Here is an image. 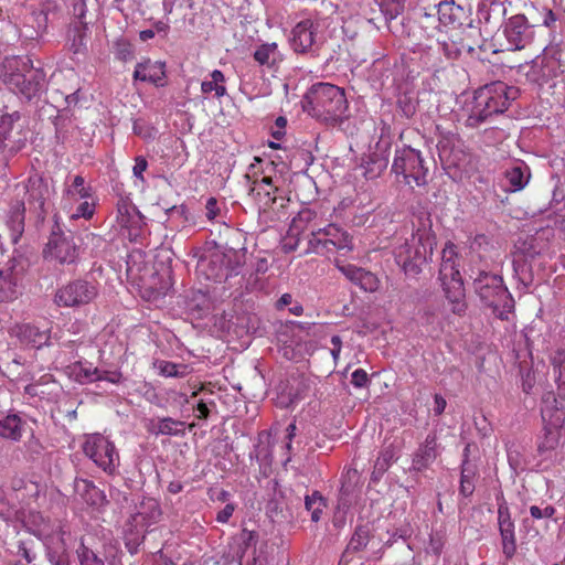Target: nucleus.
<instances>
[{
	"label": "nucleus",
	"mask_w": 565,
	"mask_h": 565,
	"mask_svg": "<svg viewBox=\"0 0 565 565\" xmlns=\"http://www.w3.org/2000/svg\"><path fill=\"white\" fill-rule=\"evenodd\" d=\"M505 180L508 182V190L516 192L522 190L530 180L531 172L527 166L523 162L516 163L504 172Z\"/></svg>",
	"instance_id": "obj_33"
},
{
	"label": "nucleus",
	"mask_w": 565,
	"mask_h": 565,
	"mask_svg": "<svg viewBox=\"0 0 565 565\" xmlns=\"http://www.w3.org/2000/svg\"><path fill=\"white\" fill-rule=\"evenodd\" d=\"M277 55V44L276 43H266L257 47L254 52V58L260 65H265L268 67H273L276 63Z\"/></svg>",
	"instance_id": "obj_45"
},
{
	"label": "nucleus",
	"mask_w": 565,
	"mask_h": 565,
	"mask_svg": "<svg viewBox=\"0 0 565 565\" xmlns=\"http://www.w3.org/2000/svg\"><path fill=\"white\" fill-rule=\"evenodd\" d=\"M249 458L256 460L259 465H268L271 462L273 449L270 444V434L263 430L258 434L257 444L250 451Z\"/></svg>",
	"instance_id": "obj_35"
},
{
	"label": "nucleus",
	"mask_w": 565,
	"mask_h": 565,
	"mask_svg": "<svg viewBox=\"0 0 565 565\" xmlns=\"http://www.w3.org/2000/svg\"><path fill=\"white\" fill-rule=\"evenodd\" d=\"M153 367L158 373L166 377H184L192 372L188 364L173 363L164 360H154Z\"/></svg>",
	"instance_id": "obj_38"
},
{
	"label": "nucleus",
	"mask_w": 565,
	"mask_h": 565,
	"mask_svg": "<svg viewBox=\"0 0 565 565\" xmlns=\"http://www.w3.org/2000/svg\"><path fill=\"white\" fill-rule=\"evenodd\" d=\"M438 21L445 28L451 30H462L469 36L479 33L476 21L470 17L469 9L456 4L455 1H441L437 6Z\"/></svg>",
	"instance_id": "obj_12"
},
{
	"label": "nucleus",
	"mask_w": 565,
	"mask_h": 565,
	"mask_svg": "<svg viewBox=\"0 0 565 565\" xmlns=\"http://www.w3.org/2000/svg\"><path fill=\"white\" fill-rule=\"evenodd\" d=\"M392 172L402 175L403 181L408 185L415 183L417 186H422L427 183L428 167L426 161L420 151L409 146L396 149Z\"/></svg>",
	"instance_id": "obj_9"
},
{
	"label": "nucleus",
	"mask_w": 565,
	"mask_h": 565,
	"mask_svg": "<svg viewBox=\"0 0 565 565\" xmlns=\"http://www.w3.org/2000/svg\"><path fill=\"white\" fill-rule=\"evenodd\" d=\"M134 134L145 139L153 137V128L147 126L141 120H135L132 126Z\"/></svg>",
	"instance_id": "obj_63"
},
{
	"label": "nucleus",
	"mask_w": 565,
	"mask_h": 565,
	"mask_svg": "<svg viewBox=\"0 0 565 565\" xmlns=\"http://www.w3.org/2000/svg\"><path fill=\"white\" fill-rule=\"evenodd\" d=\"M224 82H225L224 74L220 70H214L211 73V81L202 82L201 90L204 94L214 92V88H215L216 84L217 83H224Z\"/></svg>",
	"instance_id": "obj_59"
},
{
	"label": "nucleus",
	"mask_w": 565,
	"mask_h": 565,
	"mask_svg": "<svg viewBox=\"0 0 565 565\" xmlns=\"http://www.w3.org/2000/svg\"><path fill=\"white\" fill-rule=\"evenodd\" d=\"M503 34L508 41L509 50H523L533 42L535 25L531 24L524 14H514L505 21Z\"/></svg>",
	"instance_id": "obj_13"
},
{
	"label": "nucleus",
	"mask_w": 565,
	"mask_h": 565,
	"mask_svg": "<svg viewBox=\"0 0 565 565\" xmlns=\"http://www.w3.org/2000/svg\"><path fill=\"white\" fill-rule=\"evenodd\" d=\"M92 189L85 185V179L82 175H75L72 183L67 185L65 195L71 200L88 199Z\"/></svg>",
	"instance_id": "obj_46"
},
{
	"label": "nucleus",
	"mask_w": 565,
	"mask_h": 565,
	"mask_svg": "<svg viewBox=\"0 0 565 565\" xmlns=\"http://www.w3.org/2000/svg\"><path fill=\"white\" fill-rule=\"evenodd\" d=\"M72 124L71 117L68 116V113L63 110L58 111V114L53 119V125L55 128V138L57 142H65V140L68 137V128Z\"/></svg>",
	"instance_id": "obj_47"
},
{
	"label": "nucleus",
	"mask_w": 565,
	"mask_h": 565,
	"mask_svg": "<svg viewBox=\"0 0 565 565\" xmlns=\"http://www.w3.org/2000/svg\"><path fill=\"white\" fill-rule=\"evenodd\" d=\"M43 256L46 260L60 265H73L78 260V246L74 242L72 231L64 230L56 218L43 250Z\"/></svg>",
	"instance_id": "obj_10"
},
{
	"label": "nucleus",
	"mask_w": 565,
	"mask_h": 565,
	"mask_svg": "<svg viewBox=\"0 0 565 565\" xmlns=\"http://www.w3.org/2000/svg\"><path fill=\"white\" fill-rule=\"evenodd\" d=\"M323 234V230H318L317 232H311L310 238L308 241L309 249L308 252H313L317 254L327 253L323 247L324 238H321L320 235Z\"/></svg>",
	"instance_id": "obj_61"
},
{
	"label": "nucleus",
	"mask_w": 565,
	"mask_h": 565,
	"mask_svg": "<svg viewBox=\"0 0 565 565\" xmlns=\"http://www.w3.org/2000/svg\"><path fill=\"white\" fill-rule=\"evenodd\" d=\"M469 278L472 279V286L480 301L492 309L495 317L501 320H509V315L514 309V299L503 278L486 269L471 267Z\"/></svg>",
	"instance_id": "obj_5"
},
{
	"label": "nucleus",
	"mask_w": 565,
	"mask_h": 565,
	"mask_svg": "<svg viewBox=\"0 0 565 565\" xmlns=\"http://www.w3.org/2000/svg\"><path fill=\"white\" fill-rule=\"evenodd\" d=\"M391 149V141L381 137L376 143L375 151H373L363 162L364 177L366 179H376L387 168L388 151Z\"/></svg>",
	"instance_id": "obj_18"
},
{
	"label": "nucleus",
	"mask_w": 565,
	"mask_h": 565,
	"mask_svg": "<svg viewBox=\"0 0 565 565\" xmlns=\"http://www.w3.org/2000/svg\"><path fill=\"white\" fill-rule=\"evenodd\" d=\"M82 449L84 455L107 476L119 473V451L108 437L99 433L88 434L85 436Z\"/></svg>",
	"instance_id": "obj_7"
},
{
	"label": "nucleus",
	"mask_w": 565,
	"mask_h": 565,
	"mask_svg": "<svg viewBox=\"0 0 565 565\" xmlns=\"http://www.w3.org/2000/svg\"><path fill=\"white\" fill-rule=\"evenodd\" d=\"M548 358L558 386L565 390V355H550Z\"/></svg>",
	"instance_id": "obj_55"
},
{
	"label": "nucleus",
	"mask_w": 565,
	"mask_h": 565,
	"mask_svg": "<svg viewBox=\"0 0 565 565\" xmlns=\"http://www.w3.org/2000/svg\"><path fill=\"white\" fill-rule=\"evenodd\" d=\"M317 28L311 20H302L296 24L291 32V45L297 53H307L317 51L315 46V35Z\"/></svg>",
	"instance_id": "obj_20"
},
{
	"label": "nucleus",
	"mask_w": 565,
	"mask_h": 565,
	"mask_svg": "<svg viewBox=\"0 0 565 565\" xmlns=\"http://www.w3.org/2000/svg\"><path fill=\"white\" fill-rule=\"evenodd\" d=\"M164 66L166 64L160 61L152 62L151 60H146L140 62L135 67L134 79L149 82L156 86H163L166 77Z\"/></svg>",
	"instance_id": "obj_25"
},
{
	"label": "nucleus",
	"mask_w": 565,
	"mask_h": 565,
	"mask_svg": "<svg viewBox=\"0 0 565 565\" xmlns=\"http://www.w3.org/2000/svg\"><path fill=\"white\" fill-rule=\"evenodd\" d=\"M184 423L181 420L173 419L171 417L159 418L153 424L152 431L157 435L178 436L183 434Z\"/></svg>",
	"instance_id": "obj_41"
},
{
	"label": "nucleus",
	"mask_w": 565,
	"mask_h": 565,
	"mask_svg": "<svg viewBox=\"0 0 565 565\" xmlns=\"http://www.w3.org/2000/svg\"><path fill=\"white\" fill-rule=\"evenodd\" d=\"M185 309L192 319H202L211 312L212 303L206 294L196 291L186 300Z\"/></svg>",
	"instance_id": "obj_34"
},
{
	"label": "nucleus",
	"mask_w": 565,
	"mask_h": 565,
	"mask_svg": "<svg viewBox=\"0 0 565 565\" xmlns=\"http://www.w3.org/2000/svg\"><path fill=\"white\" fill-rule=\"evenodd\" d=\"M477 476L476 466L469 460H462L460 473L459 492L463 497H470L475 491V478Z\"/></svg>",
	"instance_id": "obj_39"
},
{
	"label": "nucleus",
	"mask_w": 565,
	"mask_h": 565,
	"mask_svg": "<svg viewBox=\"0 0 565 565\" xmlns=\"http://www.w3.org/2000/svg\"><path fill=\"white\" fill-rule=\"evenodd\" d=\"M309 391V384L302 377H294L281 387L278 399L281 407H290L302 401Z\"/></svg>",
	"instance_id": "obj_27"
},
{
	"label": "nucleus",
	"mask_w": 565,
	"mask_h": 565,
	"mask_svg": "<svg viewBox=\"0 0 565 565\" xmlns=\"http://www.w3.org/2000/svg\"><path fill=\"white\" fill-rule=\"evenodd\" d=\"M162 401L164 402V406H170L177 409L183 408L189 403L186 393L172 388L163 392ZM160 406H163V404H160Z\"/></svg>",
	"instance_id": "obj_49"
},
{
	"label": "nucleus",
	"mask_w": 565,
	"mask_h": 565,
	"mask_svg": "<svg viewBox=\"0 0 565 565\" xmlns=\"http://www.w3.org/2000/svg\"><path fill=\"white\" fill-rule=\"evenodd\" d=\"M550 210L557 216L555 224L565 227V193L563 191H554L553 199L550 203Z\"/></svg>",
	"instance_id": "obj_48"
},
{
	"label": "nucleus",
	"mask_w": 565,
	"mask_h": 565,
	"mask_svg": "<svg viewBox=\"0 0 565 565\" xmlns=\"http://www.w3.org/2000/svg\"><path fill=\"white\" fill-rule=\"evenodd\" d=\"M561 433L557 429L551 427L543 428V435L537 438V454L544 459H552L555 450L558 447Z\"/></svg>",
	"instance_id": "obj_32"
},
{
	"label": "nucleus",
	"mask_w": 565,
	"mask_h": 565,
	"mask_svg": "<svg viewBox=\"0 0 565 565\" xmlns=\"http://www.w3.org/2000/svg\"><path fill=\"white\" fill-rule=\"evenodd\" d=\"M541 414L545 424L544 427L559 430V428L565 426V407L556 398L548 396L544 401Z\"/></svg>",
	"instance_id": "obj_29"
},
{
	"label": "nucleus",
	"mask_w": 565,
	"mask_h": 565,
	"mask_svg": "<svg viewBox=\"0 0 565 565\" xmlns=\"http://www.w3.org/2000/svg\"><path fill=\"white\" fill-rule=\"evenodd\" d=\"M498 524L502 541V552L510 559L516 552V540L514 522L511 519L509 507L504 500L498 504Z\"/></svg>",
	"instance_id": "obj_17"
},
{
	"label": "nucleus",
	"mask_w": 565,
	"mask_h": 565,
	"mask_svg": "<svg viewBox=\"0 0 565 565\" xmlns=\"http://www.w3.org/2000/svg\"><path fill=\"white\" fill-rule=\"evenodd\" d=\"M24 131L0 134V156L7 162L25 147Z\"/></svg>",
	"instance_id": "obj_31"
},
{
	"label": "nucleus",
	"mask_w": 565,
	"mask_h": 565,
	"mask_svg": "<svg viewBox=\"0 0 565 565\" xmlns=\"http://www.w3.org/2000/svg\"><path fill=\"white\" fill-rule=\"evenodd\" d=\"M323 234L326 236L323 242L326 252H330L332 249L350 252L353 249L351 236L339 227L329 225L323 228Z\"/></svg>",
	"instance_id": "obj_30"
},
{
	"label": "nucleus",
	"mask_w": 565,
	"mask_h": 565,
	"mask_svg": "<svg viewBox=\"0 0 565 565\" xmlns=\"http://www.w3.org/2000/svg\"><path fill=\"white\" fill-rule=\"evenodd\" d=\"M72 12L74 18L77 19L81 25L85 29L87 25V23L85 22V17L87 12L86 0H75L73 3Z\"/></svg>",
	"instance_id": "obj_62"
},
{
	"label": "nucleus",
	"mask_w": 565,
	"mask_h": 565,
	"mask_svg": "<svg viewBox=\"0 0 565 565\" xmlns=\"http://www.w3.org/2000/svg\"><path fill=\"white\" fill-rule=\"evenodd\" d=\"M370 533L369 525L356 526L347 545L345 553H356L364 550L370 541Z\"/></svg>",
	"instance_id": "obj_42"
},
{
	"label": "nucleus",
	"mask_w": 565,
	"mask_h": 565,
	"mask_svg": "<svg viewBox=\"0 0 565 565\" xmlns=\"http://www.w3.org/2000/svg\"><path fill=\"white\" fill-rule=\"evenodd\" d=\"M519 97V88L503 82H492L475 92L473 106L466 119V126L477 128L491 116L504 113L511 102Z\"/></svg>",
	"instance_id": "obj_4"
},
{
	"label": "nucleus",
	"mask_w": 565,
	"mask_h": 565,
	"mask_svg": "<svg viewBox=\"0 0 565 565\" xmlns=\"http://www.w3.org/2000/svg\"><path fill=\"white\" fill-rule=\"evenodd\" d=\"M74 491L87 504L96 509L105 507L108 502L105 492L88 479L76 478L74 480Z\"/></svg>",
	"instance_id": "obj_24"
},
{
	"label": "nucleus",
	"mask_w": 565,
	"mask_h": 565,
	"mask_svg": "<svg viewBox=\"0 0 565 565\" xmlns=\"http://www.w3.org/2000/svg\"><path fill=\"white\" fill-rule=\"evenodd\" d=\"M211 264H221L217 271L212 273L213 280H226L228 277L237 275L245 264V248L239 250L228 248L224 252H215L211 255Z\"/></svg>",
	"instance_id": "obj_15"
},
{
	"label": "nucleus",
	"mask_w": 565,
	"mask_h": 565,
	"mask_svg": "<svg viewBox=\"0 0 565 565\" xmlns=\"http://www.w3.org/2000/svg\"><path fill=\"white\" fill-rule=\"evenodd\" d=\"M14 332L23 350H40L43 345H49L50 335L34 326L21 324Z\"/></svg>",
	"instance_id": "obj_23"
},
{
	"label": "nucleus",
	"mask_w": 565,
	"mask_h": 565,
	"mask_svg": "<svg viewBox=\"0 0 565 565\" xmlns=\"http://www.w3.org/2000/svg\"><path fill=\"white\" fill-rule=\"evenodd\" d=\"M326 507L327 501L319 491L315 490L305 495V509L310 512L312 522L317 523L321 520Z\"/></svg>",
	"instance_id": "obj_40"
},
{
	"label": "nucleus",
	"mask_w": 565,
	"mask_h": 565,
	"mask_svg": "<svg viewBox=\"0 0 565 565\" xmlns=\"http://www.w3.org/2000/svg\"><path fill=\"white\" fill-rule=\"evenodd\" d=\"M438 142L436 145L438 156L443 162L449 166L459 167L461 161V150L458 149L460 139L457 134L445 130L441 126H436Z\"/></svg>",
	"instance_id": "obj_16"
},
{
	"label": "nucleus",
	"mask_w": 565,
	"mask_h": 565,
	"mask_svg": "<svg viewBox=\"0 0 565 565\" xmlns=\"http://www.w3.org/2000/svg\"><path fill=\"white\" fill-rule=\"evenodd\" d=\"M397 108L402 116L411 119L417 111V100L408 94H403L397 98Z\"/></svg>",
	"instance_id": "obj_54"
},
{
	"label": "nucleus",
	"mask_w": 565,
	"mask_h": 565,
	"mask_svg": "<svg viewBox=\"0 0 565 565\" xmlns=\"http://www.w3.org/2000/svg\"><path fill=\"white\" fill-rule=\"evenodd\" d=\"M76 380L81 383H92L102 379L99 370L92 365L78 363L74 367Z\"/></svg>",
	"instance_id": "obj_50"
},
{
	"label": "nucleus",
	"mask_w": 565,
	"mask_h": 565,
	"mask_svg": "<svg viewBox=\"0 0 565 565\" xmlns=\"http://www.w3.org/2000/svg\"><path fill=\"white\" fill-rule=\"evenodd\" d=\"M23 422L17 414H8L0 418V436L18 441L22 437Z\"/></svg>",
	"instance_id": "obj_36"
},
{
	"label": "nucleus",
	"mask_w": 565,
	"mask_h": 565,
	"mask_svg": "<svg viewBox=\"0 0 565 565\" xmlns=\"http://www.w3.org/2000/svg\"><path fill=\"white\" fill-rule=\"evenodd\" d=\"M302 108L311 117L335 126L348 118V99L344 90L329 83L312 85L302 99Z\"/></svg>",
	"instance_id": "obj_3"
},
{
	"label": "nucleus",
	"mask_w": 565,
	"mask_h": 565,
	"mask_svg": "<svg viewBox=\"0 0 565 565\" xmlns=\"http://www.w3.org/2000/svg\"><path fill=\"white\" fill-rule=\"evenodd\" d=\"M95 205L92 202L83 201L78 204L75 212L71 215L72 220H77L79 217L90 218L94 215Z\"/></svg>",
	"instance_id": "obj_60"
},
{
	"label": "nucleus",
	"mask_w": 565,
	"mask_h": 565,
	"mask_svg": "<svg viewBox=\"0 0 565 565\" xmlns=\"http://www.w3.org/2000/svg\"><path fill=\"white\" fill-rule=\"evenodd\" d=\"M337 268L354 285L364 291H374L377 289L379 280L374 274L352 264H341L335 262Z\"/></svg>",
	"instance_id": "obj_22"
},
{
	"label": "nucleus",
	"mask_w": 565,
	"mask_h": 565,
	"mask_svg": "<svg viewBox=\"0 0 565 565\" xmlns=\"http://www.w3.org/2000/svg\"><path fill=\"white\" fill-rule=\"evenodd\" d=\"M556 509L547 504L544 508L537 505L530 507V514L533 520L551 519L554 516Z\"/></svg>",
	"instance_id": "obj_57"
},
{
	"label": "nucleus",
	"mask_w": 565,
	"mask_h": 565,
	"mask_svg": "<svg viewBox=\"0 0 565 565\" xmlns=\"http://www.w3.org/2000/svg\"><path fill=\"white\" fill-rule=\"evenodd\" d=\"M550 370V365L546 363H543L542 370H536L531 372V370H525L521 372L522 375V390L525 394H531L534 385L537 382H541L545 379L547 372Z\"/></svg>",
	"instance_id": "obj_44"
},
{
	"label": "nucleus",
	"mask_w": 565,
	"mask_h": 565,
	"mask_svg": "<svg viewBox=\"0 0 565 565\" xmlns=\"http://www.w3.org/2000/svg\"><path fill=\"white\" fill-rule=\"evenodd\" d=\"M30 266L26 256L14 250L13 256L0 269V288L7 289V299L15 298L17 287Z\"/></svg>",
	"instance_id": "obj_14"
},
{
	"label": "nucleus",
	"mask_w": 565,
	"mask_h": 565,
	"mask_svg": "<svg viewBox=\"0 0 565 565\" xmlns=\"http://www.w3.org/2000/svg\"><path fill=\"white\" fill-rule=\"evenodd\" d=\"M397 459V449L391 444L385 446L374 462L372 479H380Z\"/></svg>",
	"instance_id": "obj_37"
},
{
	"label": "nucleus",
	"mask_w": 565,
	"mask_h": 565,
	"mask_svg": "<svg viewBox=\"0 0 565 565\" xmlns=\"http://www.w3.org/2000/svg\"><path fill=\"white\" fill-rule=\"evenodd\" d=\"M118 222L122 227L129 228L130 231H135V235H137L138 231L141 230L145 224L143 216L140 214V220H135L132 217V212L125 216H118Z\"/></svg>",
	"instance_id": "obj_56"
},
{
	"label": "nucleus",
	"mask_w": 565,
	"mask_h": 565,
	"mask_svg": "<svg viewBox=\"0 0 565 565\" xmlns=\"http://www.w3.org/2000/svg\"><path fill=\"white\" fill-rule=\"evenodd\" d=\"M507 13L503 0H480L477 8L476 24L483 23L486 25L498 26Z\"/></svg>",
	"instance_id": "obj_21"
},
{
	"label": "nucleus",
	"mask_w": 565,
	"mask_h": 565,
	"mask_svg": "<svg viewBox=\"0 0 565 565\" xmlns=\"http://www.w3.org/2000/svg\"><path fill=\"white\" fill-rule=\"evenodd\" d=\"M439 456L436 434H428L412 458V471L428 469Z\"/></svg>",
	"instance_id": "obj_19"
},
{
	"label": "nucleus",
	"mask_w": 565,
	"mask_h": 565,
	"mask_svg": "<svg viewBox=\"0 0 565 565\" xmlns=\"http://www.w3.org/2000/svg\"><path fill=\"white\" fill-rule=\"evenodd\" d=\"M46 556L52 565L58 564V562L68 556L67 548L62 537H58L56 542L47 546Z\"/></svg>",
	"instance_id": "obj_53"
},
{
	"label": "nucleus",
	"mask_w": 565,
	"mask_h": 565,
	"mask_svg": "<svg viewBox=\"0 0 565 565\" xmlns=\"http://www.w3.org/2000/svg\"><path fill=\"white\" fill-rule=\"evenodd\" d=\"M25 202L24 200H17L11 203L7 215V226L10 232V239L13 245L18 244L22 234L24 233L25 225Z\"/></svg>",
	"instance_id": "obj_26"
},
{
	"label": "nucleus",
	"mask_w": 565,
	"mask_h": 565,
	"mask_svg": "<svg viewBox=\"0 0 565 565\" xmlns=\"http://www.w3.org/2000/svg\"><path fill=\"white\" fill-rule=\"evenodd\" d=\"M411 238L395 247L394 257L407 277L416 278L428 264L437 244L433 231V220L428 212L420 211L414 215Z\"/></svg>",
	"instance_id": "obj_1"
},
{
	"label": "nucleus",
	"mask_w": 565,
	"mask_h": 565,
	"mask_svg": "<svg viewBox=\"0 0 565 565\" xmlns=\"http://www.w3.org/2000/svg\"><path fill=\"white\" fill-rule=\"evenodd\" d=\"M527 359L520 361V371L523 372L525 370H531V372L543 369V360L542 355H525Z\"/></svg>",
	"instance_id": "obj_58"
},
{
	"label": "nucleus",
	"mask_w": 565,
	"mask_h": 565,
	"mask_svg": "<svg viewBox=\"0 0 565 565\" xmlns=\"http://www.w3.org/2000/svg\"><path fill=\"white\" fill-rule=\"evenodd\" d=\"M25 204L29 206L30 214L34 215L36 223H42L51 207V198L54 188L50 180L43 174L34 171L23 183Z\"/></svg>",
	"instance_id": "obj_8"
},
{
	"label": "nucleus",
	"mask_w": 565,
	"mask_h": 565,
	"mask_svg": "<svg viewBox=\"0 0 565 565\" xmlns=\"http://www.w3.org/2000/svg\"><path fill=\"white\" fill-rule=\"evenodd\" d=\"M161 514L159 502L153 498H146L140 502L138 511L132 515V521L137 526L148 529L159 522Z\"/></svg>",
	"instance_id": "obj_28"
},
{
	"label": "nucleus",
	"mask_w": 565,
	"mask_h": 565,
	"mask_svg": "<svg viewBox=\"0 0 565 565\" xmlns=\"http://www.w3.org/2000/svg\"><path fill=\"white\" fill-rule=\"evenodd\" d=\"M258 535L254 531H248L244 529L236 537L235 542L237 544V551L235 552L236 557L239 562H243L246 552L250 547H255L257 543Z\"/></svg>",
	"instance_id": "obj_43"
},
{
	"label": "nucleus",
	"mask_w": 565,
	"mask_h": 565,
	"mask_svg": "<svg viewBox=\"0 0 565 565\" xmlns=\"http://www.w3.org/2000/svg\"><path fill=\"white\" fill-rule=\"evenodd\" d=\"M84 40H85L84 34L79 30H76L74 39L72 41V44L70 46V50L74 54L83 53L84 50L86 49V44H85Z\"/></svg>",
	"instance_id": "obj_64"
},
{
	"label": "nucleus",
	"mask_w": 565,
	"mask_h": 565,
	"mask_svg": "<svg viewBox=\"0 0 565 565\" xmlns=\"http://www.w3.org/2000/svg\"><path fill=\"white\" fill-rule=\"evenodd\" d=\"M21 115L19 111L6 114L0 117V134L23 131V126L20 124Z\"/></svg>",
	"instance_id": "obj_51"
},
{
	"label": "nucleus",
	"mask_w": 565,
	"mask_h": 565,
	"mask_svg": "<svg viewBox=\"0 0 565 565\" xmlns=\"http://www.w3.org/2000/svg\"><path fill=\"white\" fill-rule=\"evenodd\" d=\"M0 77L9 90L28 102L39 98L46 89L45 72L33 66L29 56L4 57Z\"/></svg>",
	"instance_id": "obj_2"
},
{
	"label": "nucleus",
	"mask_w": 565,
	"mask_h": 565,
	"mask_svg": "<svg viewBox=\"0 0 565 565\" xmlns=\"http://www.w3.org/2000/svg\"><path fill=\"white\" fill-rule=\"evenodd\" d=\"M456 258V246L447 244L443 249L439 279L445 296L451 305V311L456 315H462L467 309L466 292Z\"/></svg>",
	"instance_id": "obj_6"
},
{
	"label": "nucleus",
	"mask_w": 565,
	"mask_h": 565,
	"mask_svg": "<svg viewBox=\"0 0 565 565\" xmlns=\"http://www.w3.org/2000/svg\"><path fill=\"white\" fill-rule=\"evenodd\" d=\"M97 295V282L75 279L56 290L54 302L60 307H79L92 302Z\"/></svg>",
	"instance_id": "obj_11"
},
{
	"label": "nucleus",
	"mask_w": 565,
	"mask_h": 565,
	"mask_svg": "<svg viewBox=\"0 0 565 565\" xmlns=\"http://www.w3.org/2000/svg\"><path fill=\"white\" fill-rule=\"evenodd\" d=\"M76 554L81 565H105L104 561L93 550L87 547L83 540L76 548Z\"/></svg>",
	"instance_id": "obj_52"
}]
</instances>
